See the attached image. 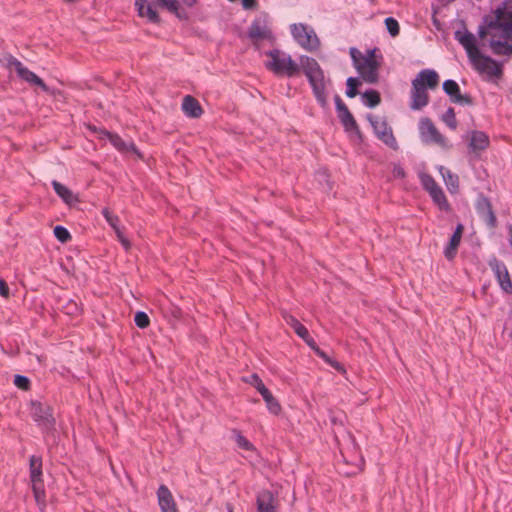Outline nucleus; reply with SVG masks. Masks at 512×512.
Masks as SVG:
<instances>
[{
	"label": "nucleus",
	"mask_w": 512,
	"mask_h": 512,
	"mask_svg": "<svg viewBox=\"0 0 512 512\" xmlns=\"http://www.w3.org/2000/svg\"><path fill=\"white\" fill-rule=\"evenodd\" d=\"M429 195L431 196L433 202L439 207L440 210L446 212H449L451 210L450 204L441 187H438L434 191H431Z\"/></svg>",
	"instance_id": "31"
},
{
	"label": "nucleus",
	"mask_w": 512,
	"mask_h": 512,
	"mask_svg": "<svg viewBox=\"0 0 512 512\" xmlns=\"http://www.w3.org/2000/svg\"><path fill=\"white\" fill-rule=\"evenodd\" d=\"M160 5L165 7L167 10H169L172 13H177L179 4L177 0H158Z\"/></svg>",
	"instance_id": "43"
},
{
	"label": "nucleus",
	"mask_w": 512,
	"mask_h": 512,
	"mask_svg": "<svg viewBox=\"0 0 512 512\" xmlns=\"http://www.w3.org/2000/svg\"><path fill=\"white\" fill-rule=\"evenodd\" d=\"M182 110L187 116L194 118L201 116L203 112L199 102L189 95L183 99Z\"/></svg>",
	"instance_id": "25"
},
{
	"label": "nucleus",
	"mask_w": 512,
	"mask_h": 512,
	"mask_svg": "<svg viewBox=\"0 0 512 512\" xmlns=\"http://www.w3.org/2000/svg\"><path fill=\"white\" fill-rule=\"evenodd\" d=\"M442 120L444 121V123L450 127L451 129H456L457 127V121H456V116H455V112H454V109L453 108H449L445 114L443 115L442 117Z\"/></svg>",
	"instance_id": "37"
},
{
	"label": "nucleus",
	"mask_w": 512,
	"mask_h": 512,
	"mask_svg": "<svg viewBox=\"0 0 512 512\" xmlns=\"http://www.w3.org/2000/svg\"><path fill=\"white\" fill-rule=\"evenodd\" d=\"M360 85V81L357 78L350 77L347 79V90L346 95L349 98H353L357 95V88Z\"/></svg>",
	"instance_id": "36"
},
{
	"label": "nucleus",
	"mask_w": 512,
	"mask_h": 512,
	"mask_svg": "<svg viewBox=\"0 0 512 512\" xmlns=\"http://www.w3.org/2000/svg\"><path fill=\"white\" fill-rule=\"evenodd\" d=\"M392 175L394 178H404L405 171L400 165H395L392 170Z\"/></svg>",
	"instance_id": "46"
},
{
	"label": "nucleus",
	"mask_w": 512,
	"mask_h": 512,
	"mask_svg": "<svg viewBox=\"0 0 512 512\" xmlns=\"http://www.w3.org/2000/svg\"><path fill=\"white\" fill-rule=\"evenodd\" d=\"M443 90L453 103L461 105H471L473 103L471 96L460 92V87L454 80H446L443 83Z\"/></svg>",
	"instance_id": "14"
},
{
	"label": "nucleus",
	"mask_w": 512,
	"mask_h": 512,
	"mask_svg": "<svg viewBox=\"0 0 512 512\" xmlns=\"http://www.w3.org/2000/svg\"><path fill=\"white\" fill-rule=\"evenodd\" d=\"M0 295L3 297H8L9 295V287L3 279H0Z\"/></svg>",
	"instance_id": "47"
},
{
	"label": "nucleus",
	"mask_w": 512,
	"mask_h": 512,
	"mask_svg": "<svg viewBox=\"0 0 512 512\" xmlns=\"http://www.w3.org/2000/svg\"><path fill=\"white\" fill-rule=\"evenodd\" d=\"M313 350L314 352L321 357L325 362L330 364L332 367H334L338 371H344L343 367L338 363L332 361L329 356L323 352L315 343V341L308 335V338L303 339Z\"/></svg>",
	"instance_id": "30"
},
{
	"label": "nucleus",
	"mask_w": 512,
	"mask_h": 512,
	"mask_svg": "<svg viewBox=\"0 0 512 512\" xmlns=\"http://www.w3.org/2000/svg\"><path fill=\"white\" fill-rule=\"evenodd\" d=\"M261 396L263 397L264 401L266 402L267 408L271 413L277 415L281 411V405L274 398V396L272 395V393L269 390H267Z\"/></svg>",
	"instance_id": "32"
},
{
	"label": "nucleus",
	"mask_w": 512,
	"mask_h": 512,
	"mask_svg": "<svg viewBox=\"0 0 512 512\" xmlns=\"http://www.w3.org/2000/svg\"><path fill=\"white\" fill-rule=\"evenodd\" d=\"M363 102L367 107L373 108L379 105L381 98L376 90H369L362 95Z\"/></svg>",
	"instance_id": "33"
},
{
	"label": "nucleus",
	"mask_w": 512,
	"mask_h": 512,
	"mask_svg": "<svg viewBox=\"0 0 512 512\" xmlns=\"http://www.w3.org/2000/svg\"><path fill=\"white\" fill-rule=\"evenodd\" d=\"M42 459L35 455L30 457V481L37 502L45 496L44 483L42 479Z\"/></svg>",
	"instance_id": "8"
},
{
	"label": "nucleus",
	"mask_w": 512,
	"mask_h": 512,
	"mask_svg": "<svg viewBox=\"0 0 512 512\" xmlns=\"http://www.w3.org/2000/svg\"><path fill=\"white\" fill-rule=\"evenodd\" d=\"M252 386L256 388V390L262 395L265 393L268 389L265 387L262 380L258 377V375L253 374L250 376V379L248 381Z\"/></svg>",
	"instance_id": "40"
},
{
	"label": "nucleus",
	"mask_w": 512,
	"mask_h": 512,
	"mask_svg": "<svg viewBox=\"0 0 512 512\" xmlns=\"http://www.w3.org/2000/svg\"><path fill=\"white\" fill-rule=\"evenodd\" d=\"M14 384L19 389L28 390L30 387V380L25 376L16 375L14 378Z\"/></svg>",
	"instance_id": "42"
},
{
	"label": "nucleus",
	"mask_w": 512,
	"mask_h": 512,
	"mask_svg": "<svg viewBox=\"0 0 512 512\" xmlns=\"http://www.w3.org/2000/svg\"><path fill=\"white\" fill-rule=\"evenodd\" d=\"M157 497L162 512H176V504L173 495L165 485L159 487Z\"/></svg>",
	"instance_id": "20"
},
{
	"label": "nucleus",
	"mask_w": 512,
	"mask_h": 512,
	"mask_svg": "<svg viewBox=\"0 0 512 512\" xmlns=\"http://www.w3.org/2000/svg\"><path fill=\"white\" fill-rule=\"evenodd\" d=\"M54 235L62 243H65L71 239L69 231L63 226H56L54 228Z\"/></svg>",
	"instance_id": "38"
},
{
	"label": "nucleus",
	"mask_w": 512,
	"mask_h": 512,
	"mask_svg": "<svg viewBox=\"0 0 512 512\" xmlns=\"http://www.w3.org/2000/svg\"><path fill=\"white\" fill-rule=\"evenodd\" d=\"M336 107L338 111V117L343 124L346 131H355L357 130V123L353 117V115L348 110L347 106L341 101L340 98H337Z\"/></svg>",
	"instance_id": "19"
},
{
	"label": "nucleus",
	"mask_w": 512,
	"mask_h": 512,
	"mask_svg": "<svg viewBox=\"0 0 512 512\" xmlns=\"http://www.w3.org/2000/svg\"><path fill=\"white\" fill-rule=\"evenodd\" d=\"M31 416L35 422L44 430H50L54 427L55 419L52 414V408L46 404L34 401L31 403Z\"/></svg>",
	"instance_id": "11"
},
{
	"label": "nucleus",
	"mask_w": 512,
	"mask_h": 512,
	"mask_svg": "<svg viewBox=\"0 0 512 512\" xmlns=\"http://www.w3.org/2000/svg\"><path fill=\"white\" fill-rule=\"evenodd\" d=\"M488 264L502 290L508 294H512V281L506 265L495 257L490 259Z\"/></svg>",
	"instance_id": "13"
},
{
	"label": "nucleus",
	"mask_w": 512,
	"mask_h": 512,
	"mask_svg": "<svg viewBox=\"0 0 512 512\" xmlns=\"http://www.w3.org/2000/svg\"><path fill=\"white\" fill-rule=\"evenodd\" d=\"M6 61L7 67L11 71H15L22 80L31 85L39 86L42 88V90L47 91L48 88L43 80L28 68H26L19 60L12 56H7Z\"/></svg>",
	"instance_id": "9"
},
{
	"label": "nucleus",
	"mask_w": 512,
	"mask_h": 512,
	"mask_svg": "<svg viewBox=\"0 0 512 512\" xmlns=\"http://www.w3.org/2000/svg\"><path fill=\"white\" fill-rule=\"evenodd\" d=\"M257 5V0H242V6L244 9H253Z\"/></svg>",
	"instance_id": "48"
},
{
	"label": "nucleus",
	"mask_w": 512,
	"mask_h": 512,
	"mask_svg": "<svg viewBox=\"0 0 512 512\" xmlns=\"http://www.w3.org/2000/svg\"><path fill=\"white\" fill-rule=\"evenodd\" d=\"M135 324L141 328L144 329L149 326L150 319L148 315L145 312H137L134 317Z\"/></svg>",
	"instance_id": "39"
},
{
	"label": "nucleus",
	"mask_w": 512,
	"mask_h": 512,
	"mask_svg": "<svg viewBox=\"0 0 512 512\" xmlns=\"http://www.w3.org/2000/svg\"><path fill=\"white\" fill-rule=\"evenodd\" d=\"M412 101L410 107L413 110H419L426 106L429 101V95L425 88L419 85L418 81H412Z\"/></svg>",
	"instance_id": "17"
},
{
	"label": "nucleus",
	"mask_w": 512,
	"mask_h": 512,
	"mask_svg": "<svg viewBox=\"0 0 512 512\" xmlns=\"http://www.w3.org/2000/svg\"><path fill=\"white\" fill-rule=\"evenodd\" d=\"M477 211L490 225H495L496 217L488 199L481 198L478 200Z\"/></svg>",
	"instance_id": "27"
},
{
	"label": "nucleus",
	"mask_w": 512,
	"mask_h": 512,
	"mask_svg": "<svg viewBox=\"0 0 512 512\" xmlns=\"http://www.w3.org/2000/svg\"><path fill=\"white\" fill-rule=\"evenodd\" d=\"M479 37H489V47L497 56H512V11L498 9L495 19L479 29Z\"/></svg>",
	"instance_id": "1"
},
{
	"label": "nucleus",
	"mask_w": 512,
	"mask_h": 512,
	"mask_svg": "<svg viewBox=\"0 0 512 512\" xmlns=\"http://www.w3.org/2000/svg\"><path fill=\"white\" fill-rule=\"evenodd\" d=\"M295 333L302 339H306L308 338V335H309V331L308 329L304 326V325H300L298 326V328H296L295 330Z\"/></svg>",
	"instance_id": "44"
},
{
	"label": "nucleus",
	"mask_w": 512,
	"mask_h": 512,
	"mask_svg": "<svg viewBox=\"0 0 512 512\" xmlns=\"http://www.w3.org/2000/svg\"><path fill=\"white\" fill-rule=\"evenodd\" d=\"M52 186L56 192V194L62 198V200L71 205L77 201V198L74 196L72 191L64 186L63 184L59 183L58 181H53Z\"/></svg>",
	"instance_id": "29"
},
{
	"label": "nucleus",
	"mask_w": 512,
	"mask_h": 512,
	"mask_svg": "<svg viewBox=\"0 0 512 512\" xmlns=\"http://www.w3.org/2000/svg\"><path fill=\"white\" fill-rule=\"evenodd\" d=\"M420 133L425 142L437 144L441 147H448L447 139L437 130L431 120H421Z\"/></svg>",
	"instance_id": "12"
},
{
	"label": "nucleus",
	"mask_w": 512,
	"mask_h": 512,
	"mask_svg": "<svg viewBox=\"0 0 512 512\" xmlns=\"http://www.w3.org/2000/svg\"><path fill=\"white\" fill-rule=\"evenodd\" d=\"M464 231V226L462 224H458L447 247L444 250L445 257L449 260H452L457 253L458 247L460 245L462 235Z\"/></svg>",
	"instance_id": "21"
},
{
	"label": "nucleus",
	"mask_w": 512,
	"mask_h": 512,
	"mask_svg": "<svg viewBox=\"0 0 512 512\" xmlns=\"http://www.w3.org/2000/svg\"><path fill=\"white\" fill-rule=\"evenodd\" d=\"M421 184L423 185L424 189L430 194L431 191H434L438 187H440L434 178L429 174H421L420 175Z\"/></svg>",
	"instance_id": "35"
},
{
	"label": "nucleus",
	"mask_w": 512,
	"mask_h": 512,
	"mask_svg": "<svg viewBox=\"0 0 512 512\" xmlns=\"http://www.w3.org/2000/svg\"><path fill=\"white\" fill-rule=\"evenodd\" d=\"M285 320H286V323L293 329L295 330L296 328H298V326L301 325V323L293 316L291 315H288L285 317Z\"/></svg>",
	"instance_id": "45"
},
{
	"label": "nucleus",
	"mask_w": 512,
	"mask_h": 512,
	"mask_svg": "<svg viewBox=\"0 0 512 512\" xmlns=\"http://www.w3.org/2000/svg\"><path fill=\"white\" fill-rule=\"evenodd\" d=\"M367 118L371 123L376 136L388 147L394 150L397 149L398 144L396 138L394 137L392 129L388 126L387 122L380 116L369 115Z\"/></svg>",
	"instance_id": "10"
},
{
	"label": "nucleus",
	"mask_w": 512,
	"mask_h": 512,
	"mask_svg": "<svg viewBox=\"0 0 512 512\" xmlns=\"http://www.w3.org/2000/svg\"><path fill=\"white\" fill-rule=\"evenodd\" d=\"M455 37L466 50L469 60L480 53L476 44V38L472 33L457 31Z\"/></svg>",
	"instance_id": "16"
},
{
	"label": "nucleus",
	"mask_w": 512,
	"mask_h": 512,
	"mask_svg": "<svg viewBox=\"0 0 512 512\" xmlns=\"http://www.w3.org/2000/svg\"><path fill=\"white\" fill-rule=\"evenodd\" d=\"M301 67L305 75L307 76L313 92L320 104L326 103V84L324 80V74L321 70L318 62L310 57L303 56L300 58Z\"/></svg>",
	"instance_id": "3"
},
{
	"label": "nucleus",
	"mask_w": 512,
	"mask_h": 512,
	"mask_svg": "<svg viewBox=\"0 0 512 512\" xmlns=\"http://www.w3.org/2000/svg\"><path fill=\"white\" fill-rule=\"evenodd\" d=\"M268 61L265 66L276 75L294 77L299 74L300 66L291 56L279 49H273L266 53Z\"/></svg>",
	"instance_id": "4"
},
{
	"label": "nucleus",
	"mask_w": 512,
	"mask_h": 512,
	"mask_svg": "<svg viewBox=\"0 0 512 512\" xmlns=\"http://www.w3.org/2000/svg\"><path fill=\"white\" fill-rule=\"evenodd\" d=\"M195 2H196V0H188L187 5L192 6V5H194Z\"/></svg>",
	"instance_id": "49"
},
{
	"label": "nucleus",
	"mask_w": 512,
	"mask_h": 512,
	"mask_svg": "<svg viewBox=\"0 0 512 512\" xmlns=\"http://www.w3.org/2000/svg\"><path fill=\"white\" fill-rule=\"evenodd\" d=\"M438 170L449 192L456 193L459 188L458 176L453 174L448 168L444 166H439Z\"/></svg>",
	"instance_id": "26"
},
{
	"label": "nucleus",
	"mask_w": 512,
	"mask_h": 512,
	"mask_svg": "<svg viewBox=\"0 0 512 512\" xmlns=\"http://www.w3.org/2000/svg\"><path fill=\"white\" fill-rule=\"evenodd\" d=\"M473 68L488 79L500 78L503 74L502 66L493 58L478 53L470 59Z\"/></svg>",
	"instance_id": "5"
},
{
	"label": "nucleus",
	"mask_w": 512,
	"mask_h": 512,
	"mask_svg": "<svg viewBox=\"0 0 512 512\" xmlns=\"http://www.w3.org/2000/svg\"><path fill=\"white\" fill-rule=\"evenodd\" d=\"M259 512H272L278 508V501L270 491H262L257 496Z\"/></svg>",
	"instance_id": "22"
},
{
	"label": "nucleus",
	"mask_w": 512,
	"mask_h": 512,
	"mask_svg": "<svg viewBox=\"0 0 512 512\" xmlns=\"http://www.w3.org/2000/svg\"><path fill=\"white\" fill-rule=\"evenodd\" d=\"M109 140L111 144L120 152H133L139 154L137 148L132 142L126 143L120 136L116 134H109Z\"/></svg>",
	"instance_id": "28"
},
{
	"label": "nucleus",
	"mask_w": 512,
	"mask_h": 512,
	"mask_svg": "<svg viewBox=\"0 0 512 512\" xmlns=\"http://www.w3.org/2000/svg\"><path fill=\"white\" fill-rule=\"evenodd\" d=\"M248 36L257 48H259V46L265 41L269 43L274 41L272 28L266 17L256 18L252 22L248 31Z\"/></svg>",
	"instance_id": "7"
},
{
	"label": "nucleus",
	"mask_w": 512,
	"mask_h": 512,
	"mask_svg": "<svg viewBox=\"0 0 512 512\" xmlns=\"http://www.w3.org/2000/svg\"><path fill=\"white\" fill-rule=\"evenodd\" d=\"M232 437L239 448L247 451H252L254 449L253 444L244 435H242L241 432L233 430Z\"/></svg>",
	"instance_id": "34"
},
{
	"label": "nucleus",
	"mask_w": 512,
	"mask_h": 512,
	"mask_svg": "<svg viewBox=\"0 0 512 512\" xmlns=\"http://www.w3.org/2000/svg\"><path fill=\"white\" fill-rule=\"evenodd\" d=\"M291 33L296 42L305 50L314 51L320 46V41L314 29L305 24L291 25Z\"/></svg>",
	"instance_id": "6"
},
{
	"label": "nucleus",
	"mask_w": 512,
	"mask_h": 512,
	"mask_svg": "<svg viewBox=\"0 0 512 512\" xmlns=\"http://www.w3.org/2000/svg\"><path fill=\"white\" fill-rule=\"evenodd\" d=\"M135 7L140 17L147 18L152 23H158L160 21L156 10L147 0H135Z\"/></svg>",
	"instance_id": "24"
},
{
	"label": "nucleus",
	"mask_w": 512,
	"mask_h": 512,
	"mask_svg": "<svg viewBox=\"0 0 512 512\" xmlns=\"http://www.w3.org/2000/svg\"><path fill=\"white\" fill-rule=\"evenodd\" d=\"M469 148L475 154L486 150L489 146V137L482 131H472L468 135Z\"/></svg>",
	"instance_id": "18"
},
{
	"label": "nucleus",
	"mask_w": 512,
	"mask_h": 512,
	"mask_svg": "<svg viewBox=\"0 0 512 512\" xmlns=\"http://www.w3.org/2000/svg\"><path fill=\"white\" fill-rule=\"evenodd\" d=\"M350 55L361 78L369 84L377 83L379 80V69L383 62V57L379 51L372 49L368 50L365 54H361L358 49L351 48Z\"/></svg>",
	"instance_id": "2"
},
{
	"label": "nucleus",
	"mask_w": 512,
	"mask_h": 512,
	"mask_svg": "<svg viewBox=\"0 0 512 512\" xmlns=\"http://www.w3.org/2000/svg\"><path fill=\"white\" fill-rule=\"evenodd\" d=\"M102 215L114 230L117 239L125 248V250H129L131 247L130 241L125 237L123 228L120 225V219L117 215H114L108 208H104L102 210Z\"/></svg>",
	"instance_id": "15"
},
{
	"label": "nucleus",
	"mask_w": 512,
	"mask_h": 512,
	"mask_svg": "<svg viewBox=\"0 0 512 512\" xmlns=\"http://www.w3.org/2000/svg\"><path fill=\"white\" fill-rule=\"evenodd\" d=\"M413 81H418L423 88L435 89L439 83V76L436 71L425 69Z\"/></svg>",
	"instance_id": "23"
},
{
	"label": "nucleus",
	"mask_w": 512,
	"mask_h": 512,
	"mask_svg": "<svg viewBox=\"0 0 512 512\" xmlns=\"http://www.w3.org/2000/svg\"><path fill=\"white\" fill-rule=\"evenodd\" d=\"M385 24L387 27V30L392 36H397L399 34V24L398 22L392 18L388 17L385 19Z\"/></svg>",
	"instance_id": "41"
}]
</instances>
